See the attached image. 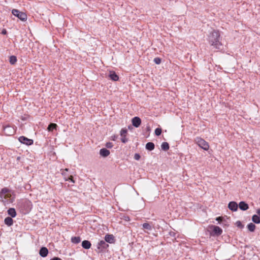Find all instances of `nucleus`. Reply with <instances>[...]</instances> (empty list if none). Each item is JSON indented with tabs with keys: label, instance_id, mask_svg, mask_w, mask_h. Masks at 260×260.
I'll return each mask as SVG.
<instances>
[{
	"label": "nucleus",
	"instance_id": "obj_1",
	"mask_svg": "<svg viewBox=\"0 0 260 260\" xmlns=\"http://www.w3.org/2000/svg\"><path fill=\"white\" fill-rule=\"evenodd\" d=\"M209 43L213 48L220 49L222 46L220 32L217 30H213L208 36Z\"/></svg>",
	"mask_w": 260,
	"mask_h": 260
},
{
	"label": "nucleus",
	"instance_id": "obj_2",
	"mask_svg": "<svg viewBox=\"0 0 260 260\" xmlns=\"http://www.w3.org/2000/svg\"><path fill=\"white\" fill-rule=\"evenodd\" d=\"M0 200L4 205L12 203L14 200L12 190L7 187L2 189L0 191Z\"/></svg>",
	"mask_w": 260,
	"mask_h": 260
},
{
	"label": "nucleus",
	"instance_id": "obj_3",
	"mask_svg": "<svg viewBox=\"0 0 260 260\" xmlns=\"http://www.w3.org/2000/svg\"><path fill=\"white\" fill-rule=\"evenodd\" d=\"M194 142L200 147L205 150H208L209 149V145L207 142L201 137H198L195 138Z\"/></svg>",
	"mask_w": 260,
	"mask_h": 260
},
{
	"label": "nucleus",
	"instance_id": "obj_4",
	"mask_svg": "<svg viewBox=\"0 0 260 260\" xmlns=\"http://www.w3.org/2000/svg\"><path fill=\"white\" fill-rule=\"evenodd\" d=\"M12 13L13 15L18 17L21 21H25L27 20V15L23 12H20L17 9H13L12 11Z\"/></svg>",
	"mask_w": 260,
	"mask_h": 260
},
{
	"label": "nucleus",
	"instance_id": "obj_5",
	"mask_svg": "<svg viewBox=\"0 0 260 260\" xmlns=\"http://www.w3.org/2000/svg\"><path fill=\"white\" fill-rule=\"evenodd\" d=\"M16 129L11 126H7L4 127V133L6 136H12L15 133Z\"/></svg>",
	"mask_w": 260,
	"mask_h": 260
},
{
	"label": "nucleus",
	"instance_id": "obj_6",
	"mask_svg": "<svg viewBox=\"0 0 260 260\" xmlns=\"http://www.w3.org/2000/svg\"><path fill=\"white\" fill-rule=\"evenodd\" d=\"M20 142L26 144V145H31L33 144V140L29 139L24 136H21L18 139Z\"/></svg>",
	"mask_w": 260,
	"mask_h": 260
},
{
	"label": "nucleus",
	"instance_id": "obj_7",
	"mask_svg": "<svg viewBox=\"0 0 260 260\" xmlns=\"http://www.w3.org/2000/svg\"><path fill=\"white\" fill-rule=\"evenodd\" d=\"M210 228L212 230L214 234L217 236H219L222 233V229L218 226L211 225Z\"/></svg>",
	"mask_w": 260,
	"mask_h": 260
},
{
	"label": "nucleus",
	"instance_id": "obj_8",
	"mask_svg": "<svg viewBox=\"0 0 260 260\" xmlns=\"http://www.w3.org/2000/svg\"><path fill=\"white\" fill-rule=\"evenodd\" d=\"M127 131L126 129L123 128L121 130L120 135L122 137L121 142L123 143H126L127 141V139L126 138Z\"/></svg>",
	"mask_w": 260,
	"mask_h": 260
},
{
	"label": "nucleus",
	"instance_id": "obj_9",
	"mask_svg": "<svg viewBox=\"0 0 260 260\" xmlns=\"http://www.w3.org/2000/svg\"><path fill=\"white\" fill-rule=\"evenodd\" d=\"M132 122L135 127H138L141 123V120L138 117H135L132 119Z\"/></svg>",
	"mask_w": 260,
	"mask_h": 260
},
{
	"label": "nucleus",
	"instance_id": "obj_10",
	"mask_svg": "<svg viewBox=\"0 0 260 260\" xmlns=\"http://www.w3.org/2000/svg\"><path fill=\"white\" fill-rule=\"evenodd\" d=\"M228 207L231 210L236 211L238 209V204L235 202H230L229 203Z\"/></svg>",
	"mask_w": 260,
	"mask_h": 260
},
{
	"label": "nucleus",
	"instance_id": "obj_11",
	"mask_svg": "<svg viewBox=\"0 0 260 260\" xmlns=\"http://www.w3.org/2000/svg\"><path fill=\"white\" fill-rule=\"evenodd\" d=\"M109 76L113 81H117L119 80L118 76L114 71H110Z\"/></svg>",
	"mask_w": 260,
	"mask_h": 260
},
{
	"label": "nucleus",
	"instance_id": "obj_12",
	"mask_svg": "<svg viewBox=\"0 0 260 260\" xmlns=\"http://www.w3.org/2000/svg\"><path fill=\"white\" fill-rule=\"evenodd\" d=\"M105 241L109 243H113L114 242V238L112 235H106L105 237Z\"/></svg>",
	"mask_w": 260,
	"mask_h": 260
},
{
	"label": "nucleus",
	"instance_id": "obj_13",
	"mask_svg": "<svg viewBox=\"0 0 260 260\" xmlns=\"http://www.w3.org/2000/svg\"><path fill=\"white\" fill-rule=\"evenodd\" d=\"M239 206L240 209L243 211H245L249 208L248 205L243 201L239 203Z\"/></svg>",
	"mask_w": 260,
	"mask_h": 260
},
{
	"label": "nucleus",
	"instance_id": "obj_14",
	"mask_svg": "<svg viewBox=\"0 0 260 260\" xmlns=\"http://www.w3.org/2000/svg\"><path fill=\"white\" fill-rule=\"evenodd\" d=\"M39 253L41 256L46 257L48 253V250L46 247H42L40 250Z\"/></svg>",
	"mask_w": 260,
	"mask_h": 260
},
{
	"label": "nucleus",
	"instance_id": "obj_15",
	"mask_svg": "<svg viewBox=\"0 0 260 260\" xmlns=\"http://www.w3.org/2000/svg\"><path fill=\"white\" fill-rule=\"evenodd\" d=\"M100 154L102 156L106 157L110 154V151L106 148H103L100 150Z\"/></svg>",
	"mask_w": 260,
	"mask_h": 260
},
{
	"label": "nucleus",
	"instance_id": "obj_16",
	"mask_svg": "<svg viewBox=\"0 0 260 260\" xmlns=\"http://www.w3.org/2000/svg\"><path fill=\"white\" fill-rule=\"evenodd\" d=\"M91 244L89 241L84 240L82 243V246L86 249H89L91 247Z\"/></svg>",
	"mask_w": 260,
	"mask_h": 260
},
{
	"label": "nucleus",
	"instance_id": "obj_17",
	"mask_svg": "<svg viewBox=\"0 0 260 260\" xmlns=\"http://www.w3.org/2000/svg\"><path fill=\"white\" fill-rule=\"evenodd\" d=\"M5 223L8 226H11L13 224V220L11 217H7L5 219Z\"/></svg>",
	"mask_w": 260,
	"mask_h": 260
},
{
	"label": "nucleus",
	"instance_id": "obj_18",
	"mask_svg": "<svg viewBox=\"0 0 260 260\" xmlns=\"http://www.w3.org/2000/svg\"><path fill=\"white\" fill-rule=\"evenodd\" d=\"M142 227L144 230H146L147 231H151L153 229L152 225L148 222L144 223L142 224Z\"/></svg>",
	"mask_w": 260,
	"mask_h": 260
},
{
	"label": "nucleus",
	"instance_id": "obj_19",
	"mask_svg": "<svg viewBox=\"0 0 260 260\" xmlns=\"http://www.w3.org/2000/svg\"><path fill=\"white\" fill-rule=\"evenodd\" d=\"M98 245L99 248L100 247L103 248H107L109 246V245L106 243V241L103 240L100 241L99 242Z\"/></svg>",
	"mask_w": 260,
	"mask_h": 260
},
{
	"label": "nucleus",
	"instance_id": "obj_20",
	"mask_svg": "<svg viewBox=\"0 0 260 260\" xmlns=\"http://www.w3.org/2000/svg\"><path fill=\"white\" fill-rule=\"evenodd\" d=\"M8 213L12 217H15L16 216V212L14 208H10L8 210Z\"/></svg>",
	"mask_w": 260,
	"mask_h": 260
},
{
	"label": "nucleus",
	"instance_id": "obj_21",
	"mask_svg": "<svg viewBox=\"0 0 260 260\" xmlns=\"http://www.w3.org/2000/svg\"><path fill=\"white\" fill-rule=\"evenodd\" d=\"M154 144L152 142H148L146 145V149L151 151L154 149Z\"/></svg>",
	"mask_w": 260,
	"mask_h": 260
},
{
	"label": "nucleus",
	"instance_id": "obj_22",
	"mask_svg": "<svg viewBox=\"0 0 260 260\" xmlns=\"http://www.w3.org/2000/svg\"><path fill=\"white\" fill-rule=\"evenodd\" d=\"M161 148L162 150L167 151L169 149V145L167 142H163L161 145Z\"/></svg>",
	"mask_w": 260,
	"mask_h": 260
},
{
	"label": "nucleus",
	"instance_id": "obj_23",
	"mask_svg": "<svg viewBox=\"0 0 260 260\" xmlns=\"http://www.w3.org/2000/svg\"><path fill=\"white\" fill-rule=\"evenodd\" d=\"M17 59L15 56H11L9 58V61L11 64H15L17 62Z\"/></svg>",
	"mask_w": 260,
	"mask_h": 260
},
{
	"label": "nucleus",
	"instance_id": "obj_24",
	"mask_svg": "<svg viewBox=\"0 0 260 260\" xmlns=\"http://www.w3.org/2000/svg\"><path fill=\"white\" fill-rule=\"evenodd\" d=\"M252 220L255 223H260V218L258 216L256 215H254L252 217Z\"/></svg>",
	"mask_w": 260,
	"mask_h": 260
},
{
	"label": "nucleus",
	"instance_id": "obj_25",
	"mask_svg": "<svg viewBox=\"0 0 260 260\" xmlns=\"http://www.w3.org/2000/svg\"><path fill=\"white\" fill-rule=\"evenodd\" d=\"M255 225L252 223H250L247 225L248 230L250 232H254L255 229Z\"/></svg>",
	"mask_w": 260,
	"mask_h": 260
},
{
	"label": "nucleus",
	"instance_id": "obj_26",
	"mask_svg": "<svg viewBox=\"0 0 260 260\" xmlns=\"http://www.w3.org/2000/svg\"><path fill=\"white\" fill-rule=\"evenodd\" d=\"M71 241L75 244H78L81 241V239L79 237H73L71 239Z\"/></svg>",
	"mask_w": 260,
	"mask_h": 260
},
{
	"label": "nucleus",
	"instance_id": "obj_27",
	"mask_svg": "<svg viewBox=\"0 0 260 260\" xmlns=\"http://www.w3.org/2000/svg\"><path fill=\"white\" fill-rule=\"evenodd\" d=\"M57 126V124L55 123H50L47 128V129L49 131H52L53 129H55Z\"/></svg>",
	"mask_w": 260,
	"mask_h": 260
},
{
	"label": "nucleus",
	"instance_id": "obj_28",
	"mask_svg": "<svg viewBox=\"0 0 260 260\" xmlns=\"http://www.w3.org/2000/svg\"><path fill=\"white\" fill-rule=\"evenodd\" d=\"M69 171L68 169H65L62 171L61 174L64 177L68 178L69 176L67 175V172Z\"/></svg>",
	"mask_w": 260,
	"mask_h": 260
},
{
	"label": "nucleus",
	"instance_id": "obj_29",
	"mask_svg": "<svg viewBox=\"0 0 260 260\" xmlns=\"http://www.w3.org/2000/svg\"><path fill=\"white\" fill-rule=\"evenodd\" d=\"M162 130L160 128H157L155 130V134L156 136H159L161 133Z\"/></svg>",
	"mask_w": 260,
	"mask_h": 260
},
{
	"label": "nucleus",
	"instance_id": "obj_30",
	"mask_svg": "<svg viewBox=\"0 0 260 260\" xmlns=\"http://www.w3.org/2000/svg\"><path fill=\"white\" fill-rule=\"evenodd\" d=\"M64 180L66 181L71 180L72 182H75V181L73 179V177L72 175H70L69 177H68V178L64 177Z\"/></svg>",
	"mask_w": 260,
	"mask_h": 260
},
{
	"label": "nucleus",
	"instance_id": "obj_31",
	"mask_svg": "<svg viewBox=\"0 0 260 260\" xmlns=\"http://www.w3.org/2000/svg\"><path fill=\"white\" fill-rule=\"evenodd\" d=\"M154 62L157 64H159L161 62V59L159 57H156L154 59Z\"/></svg>",
	"mask_w": 260,
	"mask_h": 260
},
{
	"label": "nucleus",
	"instance_id": "obj_32",
	"mask_svg": "<svg viewBox=\"0 0 260 260\" xmlns=\"http://www.w3.org/2000/svg\"><path fill=\"white\" fill-rule=\"evenodd\" d=\"M140 157H141L140 155L139 154H138V153H136L134 155V158L136 160H139Z\"/></svg>",
	"mask_w": 260,
	"mask_h": 260
},
{
	"label": "nucleus",
	"instance_id": "obj_33",
	"mask_svg": "<svg viewBox=\"0 0 260 260\" xmlns=\"http://www.w3.org/2000/svg\"><path fill=\"white\" fill-rule=\"evenodd\" d=\"M106 147L109 148H111L113 147V144L111 142H108L106 144Z\"/></svg>",
	"mask_w": 260,
	"mask_h": 260
},
{
	"label": "nucleus",
	"instance_id": "obj_34",
	"mask_svg": "<svg viewBox=\"0 0 260 260\" xmlns=\"http://www.w3.org/2000/svg\"><path fill=\"white\" fill-rule=\"evenodd\" d=\"M223 217H218L216 218V220L218 221L219 222H221L223 220Z\"/></svg>",
	"mask_w": 260,
	"mask_h": 260
},
{
	"label": "nucleus",
	"instance_id": "obj_35",
	"mask_svg": "<svg viewBox=\"0 0 260 260\" xmlns=\"http://www.w3.org/2000/svg\"><path fill=\"white\" fill-rule=\"evenodd\" d=\"M51 260H61V259L59 257H54Z\"/></svg>",
	"mask_w": 260,
	"mask_h": 260
},
{
	"label": "nucleus",
	"instance_id": "obj_36",
	"mask_svg": "<svg viewBox=\"0 0 260 260\" xmlns=\"http://www.w3.org/2000/svg\"><path fill=\"white\" fill-rule=\"evenodd\" d=\"M2 34L3 35H6L7 34V30L6 29H4L2 32Z\"/></svg>",
	"mask_w": 260,
	"mask_h": 260
},
{
	"label": "nucleus",
	"instance_id": "obj_37",
	"mask_svg": "<svg viewBox=\"0 0 260 260\" xmlns=\"http://www.w3.org/2000/svg\"><path fill=\"white\" fill-rule=\"evenodd\" d=\"M256 213L260 215V209L257 210Z\"/></svg>",
	"mask_w": 260,
	"mask_h": 260
}]
</instances>
